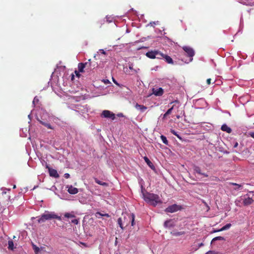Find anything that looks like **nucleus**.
<instances>
[{"label": "nucleus", "instance_id": "nucleus-1", "mask_svg": "<svg viewBox=\"0 0 254 254\" xmlns=\"http://www.w3.org/2000/svg\"><path fill=\"white\" fill-rule=\"evenodd\" d=\"M144 200L150 204L155 206L158 203H162L158 195L147 192L143 194Z\"/></svg>", "mask_w": 254, "mask_h": 254}, {"label": "nucleus", "instance_id": "nucleus-2", "mask_svg": "<svg viewBox=\"0 0 254 254\" xmlns=\"http://www.w3.org/2000/svg\"><path fill=\"white\" fill-rule=\"evenodd\" d=\"M134 219L135 216L133 214H127L124 216L123 220L122 218H119L118 219V223L122 229H124L125 227H127L128 225V222H125L126 219L127 220L131 221V225L133 226L134 225Z\"/></svg>", "mask_w": 254, "mask_h": 254}, {"label": "nucleus", "instance_id": "nucleus-3", "mask_svg": "<svg viewBox=\"0 0 254 254\" xmlns=\"http://www.w3.org/2000/svg\"><path fill=\"white\" fill-rule=\"evenodd\" d=\"M53 219H57L59 220H61V217L56 214L54 212L46 211L41 216V217L38 219V222L39 223H41L45 222L46 220Z\"/></svg>", "mask_w": 254, "mask_h": 254}, {"label": "nucleus", "instance_id": "nucleus-4", "mask_svg": "<svg viewBox=\"0 0 254 254\" xmlns=\"http://www.w3.org/2000/svg\"><path fill=\"white\" fill-rule=\"evenodd\" d=\"M184 51L187 54L188 56L190 58L189 61L188 62L185 61V63H189L191 62L193 59L192 57L194 55V51L192 48L188 47V46H184L183 47Z\"/></svg>", "mask_w": 254, "mask_h": 254}, {"label": "nucleus", "instance_id": "nucleus-5", "mask_svg": "<svg viewBox=\"0 0 254 254\" xmlns=\"http://www.w3.org/2000/svg\"><path fill=\"white\" fill-rule=\"evenodd\" d=\"M181 206L175 204L167 207L165 211L167 213H174L181 210Z\"/></svg>", "mask_w": 254, "mask_h": 254}, {"label": "nucleus", "instance_id": "nucleus-6", "mask_svg": "<svg viewBox=\"0 0 254 254\" xmlns=\"http://www.w3.org/2000/svg\"><path fill=\"white\" fill-rule=\"evenodd\" d=\"M101 117L105 118H109L112 120L115 119V115L109 110H104L101 114Z\"/></svg>", "mask_w": 254, "mask_h": 254}, {"label": "nucleus", "instance_id": "nucleus-7", "mask_svg": "<svg viewBox=\"0 0 254 254\" xmlns=\"http://www.w3.org/2000/svg\"><path fill=\"white\" fill-rule=\"evenodd\" d=\"M47 168H48L49 174L51 177H53L55 178H59L60 176L56 170L50 168L48 166H47Z\"/></svg>", "mask_w": 254, "mask_h": 254}, {"label": "nucleus", "instance_id": "nucleus-8", "mask_svg": "<svg viewBox=\"0 0 254 254\" xmlns=\"http://www.w3.org/2000/svg\"><path fill=\"white\" fill-rule=\"evenodd\" d=\"M193 169L195 173H196L199 175H203L204 177H208V175L207 174L202 173L200 168L197 166L194 165L193 167Z\"/></svg>", "mask_w": 254, "mask_h": 254}, {"label": "nucleus", "instance_id": "nucleus-9", "mask_svg": "<svg viewBox=\"0 0 254 254\" xmlns=\"http://www.w3.org/2000/svg\"><path fill=\"white\" fill-rule=\"evenodd\" d=\"M175 226L174 221L172 219H169L164 222V226L166 228H172Z\"/></svg>", "mask_w": 254, "mask_h": 254}, {"label": "nucleus", "instance_id": "nucleus-10", "mask_svg": "<svg viewBox=\"0 0 254 254\" xmlns=\"http://www.w3.org/2000/svg\"><path fill=\"white\" fill-rule=\"evenodd\" d=\"M239 1L241 3L246 5L254 6V0H239Z\"/></svg>", "mask_w": 254, "mask_h": 254}, {"label": "nucleus", "instance_id": "nucleus-11", "mask_svg": "<svg viewBox=\"0 0 254 254\" xmlns=\"http://www.w3.org/2000/svg\"><path fill=\"white\" fill-rule=\"evenodd\" d=\"M163 93H164L163 89L161 87L156 89L154 88L153 89V93L156 96H162L163 95Z\"/></svg>", "mask_w": 254, "mask_h": 254}, {"label": "nucleus", "instance_id": "nucleus-12", "mask_svg": "<svg viewBox=\"0 0 254 254\" xmlns=\"http://www.w3.org/2000/svg\"><path fill=\"white\" fill-rule=\"evenodd\" d=\"M67 188H68V192L70 194H76L78 191L77 188H74L72 186H68Z\"/></svg>", "mask_w": 254, "mask_h": 254}, {"label": "nucleus", "instance_id": "nucleus-13", "mask_svg": "<svg viewBox=\"0 0 254 254\" xmlns=\"http://www.w3.org/2000/svg\"><path fill=\"white\" fill-rule=\"evenodd\" d=\"M254 202V200L252 198L248 197L245 198L243 200L244 205L245 206L249 205Z\"/></svg>", "mask_w": 254, "mask_h": 254}, {"label": "nucleus", "instance_id": "nucleus-14", "mask_svg": "<svg viewBox=\"0 0 254 254\" xmlns=\"http://www.w3.org/2000/svg\"><path fill=\"white\" fill-rule=\"evenodd\" d=\"M155 53L156 50L148 51L146 53V56L150 59H155Z\"/></svg>", "mask_w": 254, "mask_h": 254}, {"label": "nucleus", "instance_id": "nucleus-15", "mask_svg": "<svg viewBox=\"0 0 254 254\" xmlns=\"http://www.w3.org/2000/svg\"><path fill=\"white\" fill-rule=\"evenodd\" d=\"M221 129L223 131H226L227 133H231L232 132L231 128L229 127L227 125L223 124L221 127Z\"/></svg>", "mask_w": 254, "mask_h": 254}, {"label": "nucleus", "instance_id": "nucleus-16", "mask_svg": "<svg viewBox=\"0 0 254 254\" xmlns=\"http://www.w3.org/2000/svg\"><path fill=\"white\" fill-rule=\"evenodd\" d=\"M144 160L150 168H151L152 170L155 169L154 166L153 165V163L150 161V160L149 159V158L145 156L144 157Z\"/></svg>", "mask_w": 254, "mask_h": 254}, {"label": "nucleus", "instance_id": "nucleus-17", "mask_svg": "<svg viewBox=\"0 0 254 254\" xmlns=\"http://www.w3.org/2000/svg\"><path fill=\"white\" fill-rule=\"evenodd\" d=\"M83 64L86 70L89 71L91 70V63L90 62V60H89L88 62L83 63Z\"/></svg>", "mask_w": 254, "mask_h": 254}, {"label": "nucleus", "instance_id": "nucleus-18", "mask_svg": "<svg viewBox=\"0 0 254 254\" xmlns=\"http://www.w3.org/2000/svg\"><path fill=\"white\" fill-rule=\"evenodd\" d=\"M135 108L137 109L140 110L142 112H143L147 109V107L144 105H139L138 103H136L135 105Z\"/></svg>", "mask_w": 254, "mask_h": 254}, {"label": "nucleus", "instance_id": "nucleus-19", "mask_svg": "<svg viewBox=\"0 0 254 254\" xmlns=\"http://www.w3.org/2000/svg\"><path fill=\"white\" fill-rule=\"evenodd\" d=\"M231 226V224L230 223H228L226 225H225V226H224L223 227H222L221 229L217 230H215V231H214V232H217L223 231H224V230L229 229Z\"/></svg>", "mask_w": 254, "mask_h": 254}, {"label": "nucleus", "instance_id": "nucleus-20", "mask_svg": "<svg viewBox=\"0 0 254 254\" xmlns=\"http://www.w3.org/2000/svg\"><path fill=\"white\" fill-rule=\"evenodd\" d=\"M163 59L165 60V61L167 63L170 64H173V60L170 56L164 54Z\"/></svg>", "mask_w": 254, "mask_h": 254}, {"label": "nucleus", "instance_id": "nucleus-21", "mask_svg": "<svg viewBox=\"0 0 254 254\" xmlns=\"http://www.w3.org/2000/svg\"><path fill=\"white\" fill-rule=\"evenodd\" d=\"M164 54L162 53L159 52L158 50H156V53H155V58L158 59H163Z\"/></svg>", "mask_w": 254, "mask_h": 254}, {"label": "nucleus", "instance_id": "nucleus-22", "mask_svg": "<svg viewBox=\"0 0 254 254\" xmlns=\"http://www.w3.org/2000/svg\"><path fill=\"white\" fill-rule=\"evenodd\" d=\"M78 71L80 72H85V66L84 65L83 63H80L78 64Z\"/></svg>", "mask_w": 254, "mask_h": 254}, {"label": "nucleus", "instance_id": "nucleus-23", "mask_svg": "<svg viewBox=\"0 0 254 254\" xmlns=\"http://www.w3.org/2000/svg\"><path fill=\"white\" fill-rule=\"evenodd\" d=\"M94 180H95V182L100 185H101V186H104V187H107L108 186V183H106V182H103L100 180H99L97 178H94Z\"/></svg>", "mask_w": 254, "mask_h": 254}, {"label": "nucleus", "instance_id": "nucleus-24", "mask_svg": "<svg viewBox=\"0 0 254 254\" xmlns=\"http://www.w3.org/2000/svg\"><path fill=\"white\" fill-rule=\"evenodd\" d=\"M8 248L9 250H13L14 249V244L12 240L8 241Z\"/></svg>", "mask_w": 254, "mask_h": 254}, {"label": "nucleus", "instance_id": "nucleus-25", "mask_svg": "<svg viewBox=\"0 0 254 254\" xmlns=\"http://www.w3.org/2000/svg\"><path fill=\"white\" fill-rule=\"evenodd\" d=\"M32 248H33V249L35 253V254H38L39 251H40V249L38 247H37V246H36L35 245H34V244H32Z\"/></svg>", "mask_w": 254, "mask_h": 254}, {"label": "nucleus", "instance_id": "nucleus-26", "mask_svg": "<svg viewBox=\"0 0 254 254\" xmlns=\"http://www.w3.org/2000/svg\"><path fill=\"white\" fill-rule=\"evenodd\" d=\"M160 137H161L162 141L165 144H166V145L168 144V141L166 136H165L163 135H161Z\"/></svg>", "mask_w": 254, "mask_h": 254}, {"label": "nucleus", "instance_id": "nucleus-27", "mask_svg": "<svg viewBox=\"0 0 254 254\" xmlns=\"http://www.w3.org/2000/svg\"><path fill=\"white\" fill-rule=\"evenodd\" d=\"M224 241L225 240V238L223 237H221V236H218V237H215L214 238L211 242H214V241Z\"/></svg>", "mask_w": 254, "mask_h": 254}, {"label": "nucleus", "instance_id": "nucleus-28", "mask_svg": "<svg viewBox=\"0 0 254 254\" xmlns=\"http://www.w3.org/2000/svg\"><path fill=\"white\" fill-rule=\"evenodd\" d=\"M98 215H99L100 216H106L107 217H109L110 216L108 214H107V213L102 214V213H101V212H97L96 213V217H98Z\"/></svg>", "mask_w": 254, "mask_h": 254}, {"label": "nucleus", "instance_id": "nucleus-29", "mask_svg": "<svg viewBox=\"0 0 254 254\" xmlns=\"http://www.w3.org/2000/svg\"><path fill=\"white\" fill-rule=\"evenodd\" d=\"M65 217L66 218H74L75 215L70 213H65L64 215Z\"/></svg>", "mask_w": 254, "mask_h": 254}, {"label": "nucleus", "instance_id": "nucleus-30", "mask_svg": "<svg viewBox=\"0 0 254 254\" xmlns=\"http://www.w3.org/2000/svg\"><path fill=\"white\" fill-rule=\"evenodd\" d=\"M174 106H173L171 108L168 109L167 111V112H166V115H170L172 113V111L173 109H174Z\"/></svg>", "mask_w": 254, "mask_h": 254}, {"label": "nucleus", "instance_id": "nucleus-31", "mask_svg": "<svg viewBox=\"0 0 254 254\" xmlns=\"http://www.w3.org/2000/svg\"><path fill=\"white\" fill-rule=\"evenodd\" d=\"M232 185L236 187V188L235 189V190H239L241 187V185L236 183H232Z\"/></svg>", "mask_w": 254, "mask_h": 254}, {"label": "nucleus", "instance_id": "nucleus-32", "mask_svg": "<svg viewBox=\"0 0 254 254\" xmlns=\"http://www.w3.org/2000/svg\"><path fill=\"white\" fill-rule=\"evenodd\" d=\"M44 126L49 129H53V127L51 126V125L48 123H46Z\"/></svg>", "mask_w": 254, "mask_h": 254}, {"label": "nucleus", "instance_id": "nucleus-33", "mask_svg": "<svg viewBox=\"0 0 254 254\" xmlns=\"http://www.w3.org/2000/svg\"><path fill=\"white\" fill-rule=\"evenodd\" d=\"M71 223H72L75 225H77L78 223V220L77 219H73L71 220Z\"/></svg>", "mask_w": 254, "mask_h": 254}, {"label": "nucleus", "instance_id": "nucleus-34", "mask_svg": "<svg viewBox=\"0 0 254 254\" xmlns=\"http://www.w3.org/2000/svg\"><path fill=\"white\" fill-rule=\"evenodd\" d=\"M39 102V99L37 98V97H35L34 98V100L33 101V104L34 105L35 104V103H37Z\"/></svg>", "mask_w": 254, "mask_h": 254}, {"label": "nucleus", "instance_id": "nucleus-35", "mask_svg": "<svg viewBox=\"0 0 254 254\" xmlns=\"http://www.w3.org/2000/svg\"><path fill=\"white\" fill-rule=\"evenodd\" d=\"M216 252L214 251H209L206 253L205 254H215Z\"/></svg>", "mask_w": 254, "mask_h": 254}, {"label": "nucleus", "instance_id": "nucleus-36", "mask_svg": "<svg viewBox=\"0 0 254 254\" xmlns=\"http://www.w3.org/2000/svg\"><path fill=\"white\" fill-rule=\"evenodd\" d=\"M170 131H171V132L173 134L175 135V136L177 135V134H178V133H177V132H176V131H175V130H174V129H171Z\"/></svg>", "mask_w": 254, "mask_h": 254}, {"label": "nucleus", "instance_id": "nucleus-37", "mask_svg": "<svg viewBox=\"0 0 254 254\" xmlns=\"http://www.w3.org/2000/svg\"><path fill=\"white\" fill-rule=\"evenodd\" d=\"M170 131H171V132L173 134L175 135V136L177 135V134H178V133H177V132H176V131H175V130H174V129H171Z\"/></svg>", "mask_w": 254, "mask_h": 254}, {"label": "nucleus", "instance_id": "nucleus-38", "mask_svg": "<svg viewBox=\"0 0 254 254\" xmlns=\"http://www.w3.org/2000/svg\"><path fill=\"white\" fill-rule=\"evenodd\" d=\"M170 131H171V132L173 134L175 135V136L177 135V134H178V133H177V132H176V131H175V130H174V129H171Z\"/></svg>", "mask_w": 254, "mask_h": 254}, {"label": "nucleus", "instance_id": "nucleus-39", "mask_svg": "<svg viewBox=\"0 0 254 254\" xmlns=\"http://www.w3.org/2000/svg\"><path fill=\"white\" fill-rule=\"evenodd\" d=\"M64 177L66 179H68L70 177V175L68 173H65L64 175Z\"/></svg>", "mask_w": 254, "mask_h": 254}, {"label": "nucleus", "instance_id": "nucleus-40", "mask_svg": "<svg viewBox=\"0 0 254 254\" xmlns=\"http://www.w3.org/2000/svg\"><path fill=\"white\" fill-rule=\"evenodd\" d=\"M74 72H75V73L76 75L78 77H80V74H79V72H79V71H77L75 70V71H74Z\"/></svg>", "mask_w": 254, "mask_h": 254}, {"label": "nucleus", "instance_id": "nucleus-41", "mask_svg": "<svg viewBox=\"0 0 254 254\" xmlns=\"http://www.w3.org/2000/svg\"><path fill=\"white\" fill-rule=\"evenodd\" d=\"M249 134L250 136L254 138V132H250Z\"/></svg>", "mask_w": 254, "mask_h": 254}, {"label": "nucleus", "instance_id": "nucleus-42", "mask_svg": "<svg viewBox=\"0 0 254 254\" xmlns=\"http://www.w3.org/2000/svg\"><path fill=\"white\" fill-rule=\"evenodd\" d=\"M211 80V79L210 78H208V79H207L206 82H207V84H210Z\"/></svg>", "mask_w": 254, "mask_h": 254}, {"label": "nucleus", "instance_id": "nucleus-43", "mask_svg": "<svg viewBox=\"0 0 254 254\" xmlns=\"http://www.w3.org/2000/svg\"><path fill=\"white\" fill-rule=\"evenodd\" d=\"M129 68L130 69H131V70H134V71H135L136 72H137V71H136V70H134V69H133V67H132V64H131V65H129Z\"/></svg>", "mask_w": 254, "mask_h": 254}, {"label": "nucleus", "instance_id": "nucleus-44", "mask_svg": "<svg viewBox=\"0 0 254 254\" xmlns=\"http://www.w3.org/2000/svg\"><path fill=\"white\" fill-rule=\"evenodd\" d=\"M39 122H40V123L42 125H43V126H45V124H46V123H47V122H43V121H40V120H39Z\"/></svg>", "mask_w": 254, "mask_h": 254}, {"label": "nucleus", "instance_id": "nucleus-45", "mask_svg": "<svg viewBox=\"0 0 254 254\" xmlns=\"http://www.w3.org/2000/svg\"><path fill=\"white\" fill-rule=\"evenodd\" d=\"M204 246V244L203 243H201L198 245V248H200Z\"/></svg>", "mask_w": 254, "mask_h": 254}, {"label": "nucleus", "instance_id": "nucleus-46", "mask_svg": "<svg viewBox=\"0 0 254 254\" xmlns=\"http://www.w3.org/2000/svg\"><path fill=\"white\" fill-rule=\"evenodd\" d=\"M176 136L181 140H182V138L178 134H177V135Z\"/></svg>", "mask_w": 254, "mask_h": 254}, {"label": "nucleus", "instance_id": "nucleus-47", "mask_svg": "<svg viewBox=\"0 0 254 254\" xmlns=\"http://www.w3.org/2000/svg\"><path fill=\"white\" fill-rule=\"evenodd\" d=\"M184 234V232H180L177 233V235H182Z\"/></svg>", "mask_w": 254, "mask_h": 254}, {"label": "nucleus", "instance_id": "nucleus-48", "mask_svg": "<svg viewBox=\"0 0 254 254\" xmlns=\"http://www.w3.org/2000/svg\"><path fill=\"white\" fill-rule=\"evenodd\" d=\"M100 51L101 53H102L103 54H106V52L104 51V50H100Z\"/></svg>", "mask_w": 254, "mask_h": 254}, {"label": "nucleus", "instance_id": "nucleus-49", "mask_svg": "<svg viewBox=\"0 0 254 254\" xmlns=\"http://www.w3.org/2000/svg\"><path fill=\"white\" fill-rule=\"evenodd\" d=\"M238 142H236L235 144H234V147L236 148V147H237L238 146Z\"/></svg>", "mask_w": 254, "mask_h": 254}, {"label": "nucleus", "instance_id": "nucleus-50", "mask_svg": "<svg viewBox=\"0 0 254 254\" xmlns=\"http://www.w3.org/2000/svg\"><path fill=\"white\" fill-rule=\"evenodd\" d=\"M173 103H179V101L178 100H175L172 102L171 103V104H172Z\"/></svg>", "mask_w": 254, "mask_h": 254}, {"label": "nucleus", "instance_id": "nucleus-51", "mask_svg": "<svg viewBox=\"0 0 254 254\" xmlns=\"http://www.w3.org/2000/svg\"><path fill=\"white\" fill-rule=\"evenodd\" d=\"M168 115H166V113H165L164 115H163V118H166V117L168 116Z\"/></svg>", "mask_w": 254, "mask_h": 254}, {"label": "nucleus", "instance_id": "nucleus-52", "mask_svg": "<svg viewBox=\"0 0 254 254\" xmlns=\"http://www.w3.org/2000/svg\"><path fill=\"white\" fill-rule=\"evenodd\" d=\"M118 116H119V117H123V115L122 113H120V114H118Z\"/></svg>", "mask_w": 254, "mask_h": 254}, {"label": "nucleus", "instance_id": "nucleus-53", "mask_svg": "<svg viewBox=\"0 0 254 254\" xmlns=\"http://www.w3.org/2000/svg\"><path fill=\"white\" fill-rule=\"evenodd\" d=\"M74 78V76L73 74H72V76H71V80H73Z\"/></svg>", "mask_w": 254, "mask_h": 254}, {"label": "nucleus", "instance_id": "nucleus-54", "mask_svg": "<svg viewBox=\"0 0 254 254\" xmlns=\"http://www.w3.org/2000/svg\"><path fill=\"white\" fill-rule=\"evenodd\" d=\"M127 221L128 222V224H129L130 221H128V220H127V219H126L125 222H127Z\"/></svg>", "mask_w": 254, "mask_h": 254}, {"label": "nucleus", "instance_id": "nucleus-55", "mask_svg": "<svg viewBox=\"0 0 254 254\" xmlns=\"http://www.w3.org/2000/svg\"><path fill=\"white\" fill-rule=\"evenodd\" d=\"M114 82L115 83H116V84H118L117 82H116V81L114 79L113 80Z\"/></svg>", "mask_w": 254, "mask_h": 254}]
</instances>
